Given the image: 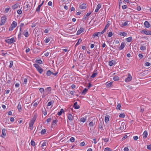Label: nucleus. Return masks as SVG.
I'll return each instance as SVG.
<instances>
[{"instance_id":"f257e3e1","label":"nucleus","mask_w":151,"mask_h":151,"mask_svg":"<svg viewBox=\"0 0 151 151\" xmlns=\"http://www.w3.org/2000/svg\"><path fill=\"white\" fill-rule=\"evenodd\" d=\"M37 118V116L35 115L34 117L31 119L29 124V129L32 130L33 128V125Z\"/></svg>"},{"instance_id":"f03ea898","label":"nucleus","mask_w":151,"mask_h":151,"mask_svg":"<svg viewBox=\"0 0 151 151\" xmlns=\"http://www.w3.org/2000/svg\"><path fill=\"white\" fill-rule=\"evenodd\" d=\"M34 66L37 69L39 72L41 74L43 71V69L38 64H33Z\"/></svg>"},{"instance_id":"7ed1b4c3","label":"nucleus","mask_w":151,"mask_h":151,"mask_svg":"<svg viewBox=\"0 0 151 151\" xmlns=\"http://www.w3.org/2000/svg\"><path fill=\"white\" fill-rule=\"evenodd\" d=\"M104 126V122L102 119H100L99 120V127L100 129H102Z\"/></svg>"},{"instance_id":"20e7f679","label":"nucleus","mask_w":151,"mask_h":151,"mask_svg":"<svg viewBox=\"0 0 151 151\" xmlns=\"http://www.w3.org/2000/svg\"><path fill=\"white\" fill-rule=\"evenodd\" d=\"M17 25V23L15 21H13L10 27L9 28V30L12 31L14 28L16 27Z\"/></svg>"},{"instance_id":"39448f33","label":"nucleus","mask_w":151,"mask_h":151,"mask_svg":"<svg viewBox=\"0 0 151 151\" xmlns=\"http://www.w3.org/2000/svg\"><path fill=\"white\" fill-rule=\"evenodd\" d=\"M141 32L142 33H144L146 35H151V31L147 30H144L141 31Z\"/></svg>"},{"instance_id":"423d86ee","label":"nucleus","mask_w":151,"mask_h":151,"mask_svg":"<svg viewBox=\"0 0 151 151\" xmlns=\"http://www.w3.org/2000/svg\"><path fill=\"white\" fill-rule=\"evenodd\" d=\"M5 41L6 42L9 44H11L15 42L14 37H12L10 39L5 40Z\"/></svg>"},{"instance_id":"0eeeda50","label":"nucleus","mask_w":151,"mask_h":151,"mask_svg":"<svg viewBox=\"0 0 151 151\" xmlns=\"http://www.w3.org/2000/svg\"><path fill=\"white\" fill-rule=\"evenodd\" d=\"M132 79V77L129 73L128 74V77L126 78L125 80V81L126 82H128L130 81Z\"/></svg>"},{"instance_id":"6e6552de","label":"nucleus","mask_w":151,"mask_h":151,"mask_svg":"<svg viewBox=\"0 0 151 151\" xmlns=\"http://www.w3.org/2000/svg\"><path fill=\"white\" fill-rule=\"evenodd\" d=\"M51 87H48L45 90L44 93H46V95L50 93V92L51 91Z\"/></svg>"},{"instance_id":"1a4fd4ad","label":"nucleus","mask_w":151,"mask_h":151,"mask_svg":"<svg viewBox=\"0 0 151 151\" xmlns=\"http://www.w3.org/2000/svg\"><path fill=\"white\" fill-rule=\"evenodd\" d=\"M6 19L5 17H2L1 18L0 24L1 25H3L6 22Z\"/></svg>"},{"instance_id":"9d476101","label":"nucleus","mask_w":151,"mask_h":151,"mask_svg":"<svg viewBox=\"0 0 151 151\" xmlns=\"http://www.w3.org/2000/svg\"><path fill=\"white\" fill-rule=\"evenodd\" d=\"M84 30V28L82 27H81L80 29L77 31L76 34L77 35H80L81 33L83 32Z\"/></svg>"},{"instance_id":"9b49d317","label":"nucleus","mask_w":151,"mask_h":151,"mask_svg":"<svg viewBox=\"0 0 151 151\" xmlns=\"http://www.w3.org/2000/svg\"><path fill=\"white\" fill-rule=\"evenodd\" d=\"M103 34L104 33L102 32H96L93 34V36L94 37L95 36L98 37L99 36H100L101 35Z\"/></svg>"},{"instance_id":"f8f14e48","label":"nucleus","mask_w":151,"mask_h":151,"mask_svg":"<svg viewBox=\"0 0 151 151\" xmlns=\"http://www.w3.org/2000/svg\"><path fill=\"white\" fill-rule=\"evenodd\" d=\"M126 45V44L124 42H122L120 46L119 47V50H120L123 49Z\"/></svg>"},{"instance_id":"ddd939ff","label":"nucleus","mask_w":151,"mask_h":151,"mask_svg":"<svg viewBox=\"0 0 151 151\" xmlns=\"http://www.w3.org/2000/svg\"><path fill=\"white\" fill-rule=\"evenodd\" d=\"M68 118L70 121H72L73 119V117L70 114H69L68 115Z\"/></svg>"},{"instance_id":"4468645a","label":"nucleus","mask_w":151,"mask_h":151,"mask_svg":"<svg viewBox=\"0 0 151 151\" xmlns=\"http://www.w3.org/2000/svg\"><path fill=\"white\" fill-rule=\"evenodd\" d=\"M80 7L82 9H84L86 8V5L85 4H83L81 5H80Z\"/></svg>"},{"instance_id":"2eb2a0df","label":"nucleus","mask_w":151,"mask_h":151,"mask_svg":"<svg viewBox=\"0 0 151 151\" xmlns=\"http://www.w3.org/2000/svg\"><path fill=\"white\" fill-rule=\"evenodd\" d=\"M2 135L1 136L2 137L4 138L6 136V129H3L2 130Z\"/></svg>"},{"instance_id":"dca6fc26","label":"nucleus","mask_w":151,"mask_h":151,"mask_svg":"<svg viewBox=\"0 0 151 151\" xmlns=\"http://www.w3.org/2000/svg\"><path fill=\"white\" fill-rule=\"evenodd\" d=\"M101 5L100 4H98L96 6V8L95 10V12H98L99 9L101 8Z\"/></svg>"},{"instance_id":"f3484780","label":"nucleus","mask_w":151,"mask_h":151,"mask_svg":"<svg viewBox=\"0 0 151 151\" xmlns=\"http://www.w3.org/2000/svg\"><path fill=\"white\" fill-rule=\"evenodd\" d=\"M73 107L75 109H78L80 108V106L79 105L77 104V102H75L74 105H73Z\"/></svg>"},{"instance_id":"a211bd4d","label":"nucleus","mask_w":151,"mask_h":151,"mask_svg":"<svg viewBox=\"0 0 151 151\" xmlns=\"http://www.w3.org/2000/svg\"><path fill=\"white\" fill-rule=\"evenodd\" d=\"M43 3H44V1H43L42 2V3L41 4H40L39 5L38 7L36 9V11L37 12H39L40 11V7H41V6H42L43 5Z\"/></svg>"},{"instance_id":"6ab92c4d","label":"nucleus","mask_w":151,"mask_h":151,"mask_svg":"<svg viewBox=\"0 0 151 151\" xmlns=\"http://www.w3.org/2000/svg\"><path fill=\"white\" fill-rule=\"evenodd\" d=\"M23 35L26 37H27L29 36V34L27 30H25L23 32Z\"/></svg>"},{"instance_id":"aec40b11","label":"nucleus","mask_w":151,"mask_h":151,"mask_svg":"<svg viewBox=\"0 0 151 151\" xmlns=\"http://www.w3.org/2000/svg\"><path fill=\"white\" fill-rule=\"evenodd\" d=\"M52 38L50 37H46V38L45 40L44 41L46 43H48L52 39Z\"/></svg>"},{"instance_id":"412c9836","label":"nucleus","mask_w":151,"mask_h":151,"mask_svg":"<svg viewBox=\"0 0 151 151\" xmlns=\"http://www.w3.org/2000/svg\"><path fill=\"white\" fill-rule=\"evenodd\" d=\"M30 79V77L29 76H27L25 78L24 80V83L25 84H27V81L29 80Z\"/></svg>"},{"instance_id":"4be33fe9","label":"nucleus","mask_w":151,"mask_h":151,"mask_svg":"<svg viewBox=\"0 0 151 151\" xmlns=\"http://www.w3.org/2000/svg\"><path fill=\"white\" fill-rule=\"evenodd\" d=\"M144 25L146 28H149L150 27V23L147 21H145L144 22Z\"/></svg>"},{"instance_id":"5701e85b","label":"nucleus","mask_w":151,"mask_h":151,"mask_svg":"<svg viewBox=\"0 0 151 151\" xmlns=\"http://www.w3.org/2000/svg\"><path fill=\"white\" fill-rule=\"evenodd\" d=\"M143 137L144 138H146L147 136V132L146 131H145L143 133Z\"/></svg>"},{"instance_id":"b1692460","label":"nucleus","mask_w":151,"mask_h":151,"mask_svg":"<svg viewBox=\"0 0 151 151\" xmlns=\"http://www.w3.org/2000/svg\"><path fill=\"white\" fill-rule=\"evenodd\" d=\"M109 115L106 116L105 118V122H107L109 120Z\"/></svg>"},{"instance_id":"393cba45","label":"nucleus","mask_w":151,"mask_h":151,"mask_svg":"<svg viewBox=\"0 0 151 151\" xmlns=\"http://www.w3.org/2000/svg\"><path fill=\"white\" fill-rule=\"evenodd\" d=\"M112 83H113V82H111L108 83L107 84H106V87H107L109 88V87H110L112 86Z\"/></svg>"},{"instance_id":"a878e982","label":"nucleus","mask_w":151,"mask_h":151,"mask_svg":"<svg viewBox=\"0 0 151 151\" xmlns=\"http://www.w3.org/2000/svg\"><path fill=\"white\" fill-rule=\"evenodd\" d=\"M95 121L94 122H93V120L92 122H90L89 124V125L90 126L93 127L95 124Z\"/></svg>"},{"instance_id":"bb28decb","label":"nucleus","mask_w":151,"mask_h":151,"mask_svg":"<svg viewBox=\"0 0 151 151\" xmlns=\"http://www.w3.org/2000/svg\"><path fill=\"white\" fill-rule=\"evenodd\" d=\"M109 25L108 24H106V25L105 28L102 31V32L104 33V32H105L107 28H108L109 27Z\"/></svg>"},{"instance_id":"cd10ccee","label":"nucleus","mask_w":151,"mask_h":151,"mask_svg":"<svg viewBox=\"0 0 151 151\" xmlns=\"http://www.w3.org/2000/svg\"><path fill=\"white\" fill-rule=\"evenodd\" d=\"M125 123L124 122H122L121 124V127H120V129L121 130H123L124 129V127Z\"/></svg>"},{"instance_id":"c85d7f7f","label":"nucleus","mask_w":151,"mask_h":151,"mask_svg":"<svg viewBox=\"0 0 151 151\" xmlns=\"http://www.w3.org/2000/svg\"><path fill=\"white\" fill-rule=\"evenodd\" d=\"M119 35H122L124 37H125L127 36V34L124 32H119Z\"/></svg>"},{"instance_id":"c756f323","label":"nucleus","mask_w":151,"mask_h":151,"mask_svg":"<svg viewBox=\"0 0 151 151\" xmlns=\"http://www.w3.org/2000/svg\"><path fill=\"white\" fill-rule=\"evenodd\" d=\"M17 108L19 111L22 110V106L20 104V103H19V104L17 106Z\"/></svg>"},{"instance_id":"7c9ffc66","label":"nucleus","mask_w":151,"mask_h":151,"mask_svg":"<svg viewBox=\"0 0 151 151\" xmlns=\"http://www.w3.org/2000/svg\"><path fill=\"white\" fill-rule=\"evenodd\" d=\"M115 62L114 61V60H112L109 62V65L110 66H112L114 63Z\"/></svg>"},{"instance_id":"2f4dec72","label":"nucleus","mask_w":151,"mask_h":151,"mask_svg":"<svg viewBox=\"0 0 151 151\" xmlns=\"http://www.w3.org/2000/svg\"><path fill=\"white\" fill-rule=\"evenodd\" d=\"M132 40V37H128L127 38V41L128 42H131Z\"/></svg>"},{"instance_id":"473e14b6","label":"nucleus","mask_w":151,"mask_h":151,"mask_svg":"<svg viewBox=\"0 0 151 151\" xmlns=\"http://www.w3.org/2000/svg\"><path fill=\"white\" fill-rule=\"evenodd\" d=\"M91 13V12H89L86 15H85L84 16V18L85 19H86L89 16Z\"/></svg>"},{"instance_id":"72a5a7b5","label":"nucleus","mask_w":151,"mask_h":151,"mask_svg":"<svg viewBox=\"0 0 151 151\" xmlns=\"http://www.w3.org/2000/svg\"><path fill=\"white\" fill-rule=\"evenodd\" d=\"M63 112H64V110L63 109H61L60 111L58 113V114L59 116L61 115Z\"/></svg>"},{"instance_id":"f704fd0d","label":"nucleus","mask_w":151,"mask_h":151,"mask_svg":"<svg viewBox=\"0 0 151 151\" xmlns=\"http://www.w3.org/2000/svg\"><path fill=\"white\" fill-rule=\"evenodd\" d=\"M58 121V120L56 119L55 120H53V121H52V127H53V125L54 126H55V125L56 124V122H57Z\"/></svg>"},{"instance_id":"c9c22d12","label":"nucleus","mask_w":151,"mask_h":151,"mask_svg":"<svg viewBox=\"0 0 151 151\" xmlns=\"http://www.w3.org/2000/svg\"><path fill=\"white\" fill-rule=\"evenodd\" d=\"M52 72L50 70H48L47 71L46 74L48 76H49L52 74Z\"/></svg>"},{"instance_id":"e433bc0d","label":"nucleus","mask_w":151,"mask_h":151,"mask_svg":"<svg viewBox=\"0 0 151 151\" xmlns=\"http://www.w3.org/2000/svg\"><path fill=\"white\" fill-rule=\"evenodd\" d=\"M18 5L16 4L12 6V8L13 9H15L17 8L18 7Z\"/></svg>"},{"instance_id":"4c0bfd02","label":"nucleus","mask_w":151,"mask_h":151,"mask_svg":"<svg viewBox=\"0 0 151 151\" xmlns=\"http://www.w3.org/2000/svg\"><path fill=\"white\" fill-rule=\"evenodd\" d=\"M82 40L81 39H79L78 40V42L76 44V45H75V47L77 46V45H79L80 43L81 42Z\"/></svg>"},{"instance_id":"58836bf2","label":"nucleus","mask_w":151,"mask_h":151,"mask_svg":"<svg viewBox=\"0 0 151 151\" xmlns=\"http://www.w3.org/2000/svg\"><path fill=\"white\" fill-rule=\"evenodd\" d=\"M113 79L114 81H117L119 80V78L118 76H116L113 78Z\"/></svg>"},{"instance_id":"ea45409f","label":"nucleus","mask_w":151,"mask_h":151,"mask_svg":"<svg viewBox=\"0 0 151 151\" xmlns=\"http://www.w3.org/2000/svg\"><path fill=\"white\" fill-rule=\"evenodd\" d=\"M35 61L38 64H40L42 63V61L41 60H36Z\"/></svg>"},{"instance_id":"a19ab883","label":"nucleus","mask_w":151,"mask_h":151,"mask_svg":"<svg viewBox=\"0 0 151 151\" xmlns=\"http://www.w3.org/2000/svg\"><path fill=\"white\" fill-rule=\"evenodd\" d=\"M46 132V129H42V131H41V134H44Z\"/></svg>"},{"instance_id":"79ce46f5","label":"nucleus","mask_w":151,"mask_h":151,"mask_svg":"<svg viewBox=\"0 0 151 151\" xmlns=\"http://www.w3.org/2000/svg\"><path fill=\"white\" fill-rule=\"evenodd\" d=\"M97 75V73H93L91 76V77L92 78H94Z\"/></svg>"},{"instance_id":"37998d69","label":"nucleus","mask_w":151,"mask_h":151,"mask_svg":"<svg viewBox=\"0 0 151 151\" xmlns=\"http://www.w3.org/2000/svg\"><path fill=\"white\" fill-rule=\"evenodd\" d=\"M88 91V89H87L86 88H85L83 91H82V93L83 94H85L86 93L87 91Z\"/></svg>"},{"instance_id":"c03bdc74","label":"nucleus","mask_w":151,"mask_h":151,"mask_svg":"<svg viewBox=\"0 0 151 151\" xmlns=\"http://www.w3.org/2000/svg\"><path fill=\"white\" fill-rule=\"evenodd\" d=\"M112 150L109 147H106L105 148L104 151H111Z\"/></svg>"},{"instance_id":"a18cd8bd","label":"nucleus","mask_w":151,"mask_h":151,"mask_svg":"<svg viewBox=\"0 0 151 151\" xmlns=\"http://www.w3.org/2000/svg\"><path fill=\"white\" fill-rule=\"evenodd\" d=\"M125 115L124 114L122 113L121 114L119 115V117L120 118H124L125 117Z\"/></svg>"},{"instance_id":"49530a36","label":"nucleus","mask_w":151,"mask_h":151,"mask_svg":"<svg viewBox=\"0 0 151 151\" xmlns=\"http://www.w3.org/2000/svg\"><path fill=\"white\" fill-rule=\"evenodd\" d=\"M13 65V62L12 61H11L10 62V65L9 66V67L10 68H11Z\"/></svg>"},{"instance_id":"de8ad7c7","label":"nucleus","mask_w":151,"mask_h":151,"mask_svg":"<svg viewBox=\"0 0 151 151\" xmlns=\"http://www.w3.org/2000/svg\"><path fill=\"white\" fill-rule=\"evenodd\" d=\"M129 22L128 21H127L126 22H124V23H122V25L123 26H126L127 25L128 23Z\"/></svg>"},{"instance_id":"09e8293b","label":"nucleus","mask_w":151,"mask_h":151,"mask_svg":"<svg viewBox=\"0 0 151 151\" xmlns=\"http://www.w3.org/2000/svg\"><path fill=\"white\" fill-rule=\"evenodd\" d=\"M86 121V118H84V117H83L81 119V121L83 122H84Z\"/></svg>"},{"instance_id":"8fccbe9b","label":"nucleus","mask_w":151,"mask_h":151,"mask_svg":"<svg viewBox=\"0 0 151 151\" xmlns=\"http://www.w3.org/2000/svg\"><path fill=\"white\" fill-rule=\"evenodd\" d=\"M30 143L31 145L33 146H35V142L33 140H31V141Z\"/></svg>"},{"instance_id":"3c124183","label":"nucleus","mask_w":151,"mask_h":151,"mask_svg":"<svg viewBox=\"0 0 151 151\" xmlns=\"http://www.w3.org/2000/svg\"><path fill=\"white\" fill-rule=\"evenodd\" d=\"M11 81L10 80H8L6 83V84L7 86H9L11 85Z\"/></svg>"},{"instance_id":"603ef678","label":"nucleus","mask_w":151,"mask_h":151,"mask_svg":"<svg viewBox=\"0 0 151 151\" xmlns=\"http://www.w3.org/2000/svg\"><path fill=\"white\" fill-rule=\"evenodd\" d=\"M121 105L120 104H118L117 105V106L116 107V109H117L120 110V109L121 107Z\"/></svg>"},{"instance_id":"864d4df0","label":"nucleus","mask_w":151,"mask_h":151,"mask_svg":"<svg viewBox=\"0 0 151 151\" xmlns=\"http://www.w3.org/2000/svg\"><path fill=\"white\" fill-rule=\"evenodd\" d=\"M140 50H144L146 49L145 47L142 46L140 47Z\"/></svg>"},{"instance_id":"5fc2aeb1","label":"nucleus","mask_w":151,"mask_h":151,"mask_svg":"<svg viewBox=\"0 0 151 151\" xmlns=\"http://www.w3.org/2000/svg\"><path fill=\"white\" fill-rule=\"evenodd\" d=\"M70 140L71 142H73L75 141V138L73 137H71L70 138Z\"/></svg>"},{"instance_id":"6e6d98bb","label":"nucleus","mask_w":151,"mask_h":151,"mask_svg":"<svg viewBox=\"0 0 151 151\" xmlns=\"http://www.w3.org/2000/svg\"><path fill=\"white\" fill-rule=\"evenodd\" d=\"M10 8H9L7 7L6 8L5 10V13H7L9 11V10Z\"/></svg>"},{"instance_id":"4d7b16f0","label":"nucleus","mask_w":151,"mask_h":151,"mask_svg":"<svg viewBox=\"0 0 151 151\" xmlns=\"http://www.w3.org/2000/svg\"><path fill=\"white\" fill-rule=\"evenodd\" d=\"M47 145V142L45 141H44L42 143V146L43 147L44 146H46Z\"/></svg>"},{"instance_id":"13d9d810","label":"nucleus","mask_w":151,"mask_h":151,"mask_svg":"<svg viewBox=\"0 0 151 151\" xmlns=\"http://www.w3.org/2000/svg\"><path fill=\"white\" fill-rule=\"evenodd\" d=\"M150 65V63L149 62H146L145 63V65L146 66H149Z\"/></svg>"},{"instance_id":"bf43d9fd","label":"nucleus","mask_w":151,"mask_h":151,"mask_svg":"<svg viewBox=\"0 0 151 151\" xmlns=\"http://www.w3.org/2000/svg\"><path fill=\"white\" fill-rule=\"evenodd\" d=\"M128 137V136L127 135H124L122 138V140L123 141L125 139H126Z\"/></svg>"},{"instance_id":"052dcab7","label":"nucleus","mask_w":151,"mask_h":151,"mask_svg":"<svg viewBox=\"0 0 151 151\" xmlns=\"http://www.w3.org/2000/svg\"><path fill=\"white\" fill-rule=\"evenodd\" d=\"M113 35V33L111 32H110L109 33L108 35V36L109 37H111Z\"/></svg>"},{"instance_id":"680f3d73","label":"nucleus","mask_w":151,"mask_h":151,"mask_svg":"<svg viewBox=\"0 0 151 151\" xmlns=\"http://www.w3.org/2000/svg\"><path fill=\"white\" fill-rule=\"evenodd\" d=\"M21 37V32H19L18 35V39L19 40H20Z\"/></svg>"},{"instance_id":"e2e57ef3","label":"nucleus","mask_w":151,"mask_h":151,"mask_svg":"<svg viewBox=\"0 0 151 151\" xmlns=\"http://www.w3.org/2000/svg\"><path fill=\"white\" fill-rule=\"evenodd\" d=\"M17 13L19 14H20L22 13V11L21 9H19L17 11Z\"/></svg>"},{"instance_id":"0e129e2a","label":"nucleus","mask_w":151,"mask_h":151,"mask_svg":"<svg viewBox=\"0 0 151 151\" xmlns=\"http://www.w3.org/2000/svg\"><path fill=\"white\" fill-rule=\"evenodd\" d=\"M39 90L41 93H42V92H44L45 91L44 89L42 88H40Z\"/></svg>"},{"instance_id":"69168bd1","label":"nucleus","mask_w":151,"mask_h":151,"mask_svg":"<svg viewBox=\"0 0 151 151\" xmlns=\"http://www.w3.org/2000/svg\"><path fill=\"white\" fill-rule=\"evenodd\" d=\"M85 145V143L84 142H83L80 144V145L81 146H83Z\"/></svg>"},{"instance_id":"338daca9","label":"nucleus","mask_w":151,"mask_h":151,"mask_svg":"<svg viewBox=\"0 0 151 151\" xmlns=\"http://www.w3.org/2000/svg\"><path fill=\"white\" fill-rule=\"evenodd\" d=\"M52 102H53L52 101H51L49 102L48 103L47 106H51L52 105Z\"/></svg>"},{"instance_id":"774afa93","label":"nucleus","mask_w":151,"mask_h":151,"mask_svg":"<svg viewBox=\"0 0 151 151\" xmlns=\"http://www.w3.org/2000/svg\"><path fill=\"white\" fill-rule=\"evenodd\" d=\"M147 148L150 150H151V145H147Z\"/></svg>"}]
</instances>
